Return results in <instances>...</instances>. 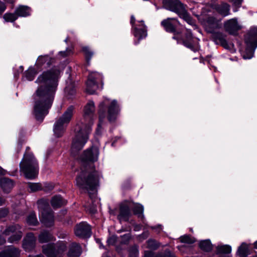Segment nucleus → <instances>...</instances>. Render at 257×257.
Instances as JSON below:
<instances>
[{
    "mask_svg": "<svg viewBox=\"0 0 257 257\" xmlns=\"http://www.w3.org/2000/svg\"><path fill=\"white\" fill-rule=\"evenodd\" d=\"M95 109L94 103L92 101H89L84 107L83 121L76 125L72 140L71 153L74 155L83 148L88 140L95 118Z\"/></svg>",
    "mask_w": 257,
    "mask_h": 257,
    "instance_id": "1",
    "label": "nucleus"
},
{
    "mask_svg": "<svg viewBox=\"0 0 257 257\" xmlns=\"http://www.w3.org/2000/svg\"><path fill=\"white\" fill-rule=\"evenodd\" d=\"M99 173L87 166L81 168V172L76 179V184L81 189L88 192L92 205H86V208L91 214L96 212V206L99 200L96 197V187L98 185Z\"/></svg>",
    "mask_w": 257,
    "mask_h": 257,
    "instance_id": "2",
    "label": "nucleus"
},
{
    "mask_svg": "<svg viewBox=\"0 0 257 257\" xmlns=\"http://www.w3.org/2000/svg\"><path fill=\"white\" fill-rule=\"evenodd\" d=\"M59 73L58 69L53 68L38 76L36 81L40 85L36 91L37 96H53L55 94Z\"/></svg>",
    "mask_w": 257,
    "mask_h": 257,
    "instance_id": "3",
    "label": "nucleus"
},
{
    "mask_svg": "<svg viewBox=\"0 0 257 257\" xmlns=\"http://www.w3.org/2000/svg\"><path fill=\"white\" fill-rule=\"evenodd\" d=\"M106 110H107V118L108 121L113 122L117 119L119 115L120 108L115 100L110 101L108 99L106 98L99 104L98 111L99 122L96 130L97 134H99V128L101 125L102 122L105 117Z\"/></svg>",
    "mask_w": 257,
    "mask_h": 257,
    "instance_id": "4",
    "label": "nucleus"
},
{
    "mask_svg": "<svg viewBox=\"0 0 257 257\" xmlns=\"http://www.w3.org/2000/svg\"><path fill=\"white\" fill-rule=\"evenodd\" d=\"M162 3L165 9L176 13L180 18L183 19L188 24L197 28L195 20L187 12L186 5L179 0H162Z\"/></svg>",
    "mask_w": 257,
    "mask_h": 257,
    "instance_id": "5",
    "label": "nucleus"
},
{
    "mask_svg": "<svg viewBox=\"0 0 257 257\" xmlns=\"http://www.w3.org/2000/svg\"><path fill=\"white\" fill-rule=\"evenodd\" d=\"M20 170L28 179L35 178L38 174L39 167L37 161L32 154H25L20 163Z\"/></svg>",
    "mask_w": 257,
    "mask_h": 257,
    "instance_id": "6",
    "label": "nucleus"
},
{
    "mask_svg": "<svg viewBox=\"0 0 257 257\" xmlns=\"http://www.w3.org/2000/svg\"><path fill=\"white\" fill-rule=\"evenodd\" d=\"M74 107L69 106L61 116L57 119L53 127V132L56 137H61L65 132L66 128L70 122L73 115Z\"/></svg>",
    "mask_w": 257,
    "mask_h": 257,
    "instance_id": "7",
    "label": "nucleus"
},
{
    "mask_svg": "<svg viewBox=\"0 0 257 257\" xmlns=\"http://www.w3.org/2000/svg\"><path fill=\"white\" fill-rule=\"evenodd\" d=\"M53 101V97H35L34 114L37 120L42 121L48 113Z\"/></svg>",
    "mask_w": 257,
    "mask_h": 257,
    "instance_id": "8",
    "label": "nucleus"
},
{
    "mask_svg": "<svg viewBox=\"0 0 257 257\" xmlns=\"http://www.w3.org/2000/svg\"><path fill=\"white\" fill-rule=\"evenodd\" d=\"M244 40L247 47L243 58L244 59H250L253 57L254 49L257 47V27L250 29L245 35Z\"/></svg>",
    "mask_w": 257,
    "mask_h": 257,
    "instance_id": "9",
    "label": "nucleus"
},
{
    "mask_svg": "<svg viewBox=\"0 0 257 257\" xmlns=\"http://www.w3.org/2000/svg\"><path fill=\"white\" fill-rule=\"evenodd\" d=\"M101 84L102 87V77L101 74L96 72H91L88 77L87 81L86 82V87L85 91L88 95H96L95 92L98 88V83Z\"/></svg>",
    "mask_w": 257,
    "mask_h": 257,
    "instance_id": "10",
    "label": "nucleus"
},
{
    "mask_svg": "<svg viewBox=\"0 0 257 257\" xmlns=\"http://www.w3.org/2000/svg\"><path fill=\"white\" fill-rule=\"evenodd\" d=\"M38 205L42 223L47 227L52 226L54 223V216L52 211L43 200L38 201Z\"/></svg>",
    "mask_w": 257,
    "mask_h": 257,
    "instance_id": "11",
    "label": "nucleus"
},
{
    "mask_svg": "<svg viewBox=\"0 0 257 257\" xmlns=\"http://www.w3.org/2000/svg\"><path fill=\"white\" fill-rule=\"evenodd\" d=\"M172 38L177 41V43L181 44L185 47L189 48L194 52L198 50V49L193 44V38L191 31L186 29L184 34L179 32L177 34L173 36Z\"/></svg>",
    "mask_w": 257,
    "mask_h": 257,
    "instance_id": "12",
    "label": "nucleus"
},
{
    "mask_svg": "<svg viewBox=\"0 0 257 257\" xmlns=\"http://www.w3.org/2000/svg\"><path fill=\"white\" fill-rule=\"evenodd\" d=\"M66 248L64 242L51 243L42 246V251L47 257H60Z\"/></svg>",
    "mask_w": 257,
    "mask_h": 257,
    "instance_id": "13",
    "label": "nucleus"
},
{
    "mask_svg": "<svg viewBox=\"0 0 257 257\" xmlns=\"http://www.w3.org/2000/svg\"><path fill=\"white\" fill-rule=\"evenodd\" d=\"M3 234L6 236L10 235L8 240L12 243L18 242L22 237V232L18 225L8 227L4 231Z\"/></svg>",
    "mask_w": 257,
    "mask_h": 257,
    "instance_id": "14",
    "label": "nucleus"
},
{
    "mask_svg": "<svg viewBox=\"0 0 257 257\" xmlns=\"http://www.w3.org/2000/svg\"><path fill=\"white\" fill-rule=\"evenodd\" d=\"M176 23H179L177 19L168 18L163 20L161 24L166 32L173 33L174 36L179 32L177 30Z\"/></svg>",
    "mask_w": 257,
    "mask_h": 257,
    "instance_id": "15",
    "label": "nucleus"
},
{
    "mask_svg": "<svg viewBox=\"0 0 257 257\" xmlns=\"http://www.w3.org/2000/svg\"><path fill=\"white\" fill-rule=\"evenodd\" d=\"M131 207V204L127 202H123L120 204L119 214L117 215V219L119 221H127L128 220L132 215L130 210Z\"/></svg>",
    "mask_w": 257,
    "mask_h": 257,
    "instance_id": "16",
    "label": "nucleus"
},
{
    "mask_svg": "<svg viewBox=\"0 0 257 257\" xmlns=\"http://www.w3.org/2000/svg\"><path fill=\"white\" fill-rule=\"evenodd\" d=\"M75 234L80 237H89L91 235L90 226L86 222H81L75 226Z\"/></svg>",
    "mask_w": 257,
    "mask_h": 257,
    "instance_id": "17",
    "label": "nucleus"
},
{
    "mask_svg": "<svg viewBox=\"0 0 257 257\" xmlns=\"http://www.w3.org/2000/svg\"><path fill=\"white\" fill-rule=\"evenodd\" d=\"M209 33L211 34V39L216 44H219L225 49L229 48L226 39V35L221 32L212 30H209Z\"/></svg>",
    "mask_w": 257,
    "mask_h": 257,
    "instance_id": "18",
    "label": "nucleus"
},
{
    "mask_svg": "<svg viewBox=\"0 0 257 257\" xmlns=\"http://www.w3.org/2000/svg\"><path fill=\"white\" fill-rule=\"evenodd\" d=\"M98 155V149L97 147H92L84 152L82 160L84 163L86 161L95 162L97 160Z\"/></svg>",
    "mask_w": 257,
    "mask_h": 257,
    "instance_id": "19",
    "label": "nucleus"
},
{
    "mask_svg": "<svg viewBox=\"0 0 257 257\" xmlns=\"http://www.w3.org/2000/svg\"><path fill=\"white\" fill-rule=\"evenodd\" d=\"M224 28L226 32L233 35H236L237 31L241 29L240 26H239L235 19L227 21L224 23Z\"/></svg>",
    "mask_w": 257,
    "mask_h": 257,
    "instance_id": "20",
    "label": "nucleus"
},
{
    "mask_svg": "<svg viewBox=\"0 0 257 257\" xmlns=\"http://www.w3.org/2000/svg\"><path fill=\"white\" fill-rule=\"evenodd\" d=\"M36 241V239L34 233L32 232L27 233L23 239V246L24 248L28 251L31 250L35 247Z\"/></svg>",
    "mask_w": 257,
    "mask_h": 257,
    "instance_id": "21",
    "label": "nucleus"
},
{
    "mask_svg": "<svg viewBox=\"0 0 257 257\" xmlns=\"http://www.w3.org/2000/svg\"><path fill=\"white\" fill-rule=\"evenodd\" d=\"M82 252L80 245L75 242L72 243L69 248L68 256L69 257H79Z\"/></svg>",
    "mask_w": 257,
    "mask_h": 257,
    "instance_id": "22",
    "label": "nucleus"
},
{
    "mask_svg": "<svg viewBox=\"0 0 257 257\" xmlns=\"http://www.w3.org/2000/svg\"><path fill=\"white\" fill-rule=\"evenodd\" d=\"M20 254V251L18 248L11 246L0 253V257H19Z\"/></svg>",
    "mask_w": 257,
    "mask_h": 257,
    "instance_id": "23",
    "label": "nucleus"
},
{
    "mask_svg": "<svg viewBox=\"0 0 257 257\" xmlns=\"http://www.w3.org/2000/svg\"><path fill=\"white\" fill-rule=\"evenodd\" d=\"M134 36L138 39V41L136 42V44L139 43V41L141 39H143L147 36V29L144 24L141 25V27L140 28L137 27L134 28Z\"/></svg>",
    "mask_w": 257,
    "mask_h": 257,
    "instance_id": "24",
    "label": "nucleus"
},
{
    "mask_svg": "<svg viewBox=\"0 0 257 257\" xmlns=\"http://www.w3.org/2000/svg\"><path fill=\"white\" fill-rule=\"evenodd\" d=\"M0 185L5 192L8 193L13 187L14 184L10 179L3 178L0 180Z\"/></svg>",
    "mask_w": 257,
    "mask_h": 257,
    "instance_id": "25",
    "label": "nucleus"
},
{
    "mask_svg": "<svg viewBox=\"0 0 257 257\" xmlns=\"http://www.w3.org/2000/svg\"><path fill=\"white\" fill-rule=\"evenodd\" d=\"M206 31L209 33V30L215 31V29L219 28V24L215 18L213 17L208 18L206 21Z\"/></svg>",
    "mask_w": 257,
    "mask_h": 257,
    "instance_id": "26",
    "label": "nucleus"
},
{
    "mask_svg": "<svg viewBox=\"0 0 257 257\" xmlns=\"http://www.w3.org/2000/svg\"><path fill=\"white\" fill-rule=\"evenodd\" d=\"M53 236L48 231H43L38 236L39 242L41 243H46L53 240Z\"/></svg>",
    "mask_w": 257,
    "mask_h": 257,
    "instance_id": "27",
    "label": "nucleus"
},
{
    "mask_svg": "<svg viewBox=\"0 0 257 257\" xmlns=\"http://www.w3.org/2000/svg\"><path fill=\"white\" fill-rule=\"evenodd\" d=\"M51 203L54 208H59L65 205L67 201L63 199L61 196L56 195L52 198Z\"/></svg>",
    "mask_w": 257,
    "mask_h": 257,
    "instance_id": "28",
    "label": "nucleus"
},
{
    "mask_svg": "<svg viewBox=\"0 0 257 257\" xmlns=\"http://www.w3.org/2000/svg\"><path fill=\"white\" fill-rule=\"evenodd\" d=\"M15 11L18 17H27L30 15L31 9L28 6H20Z\"/></svg>",
    "mask_w": 257,
    "mask_h": 257,
    "instance_id": "29",
    "label": "nucleus"
},
{
    "mask_svg": "<svg viewBox=\"0 0 257 257\" xmlns=\"http://www.w3.org/2000/svg\"><path fill=\"white\" fill-rule=\"evenodd\" d=\"M248 251L247 245L245 243L243 242L238 247L236 253L240 257H246L247 255Z\"/></svg>",
    "mask_w": 257,
    "mask_h": 257,
    "instance_id": "30",
    "label": "nucleus"
},
{
    "mask_svg": "<svg viewBox=\"0 0 257 257\" xmlns=\"http://www.w3.org/2000/svg\"><path fill=\"white\" fill-rule=\"evenodd\" d=\"M65 93L67 95H74L76 94L74 83L70 82L67 83L65 89Z\"/></svg>",
    "mask_w": 257,
    "mask_h": 257,
    "instance_id": "31",
    "label": "nucleus"
},
{
    "mask_svg": "<svg viewBox=\"0 0 257 257\" xmlns=\"http://www.w3.org/2000/svg\"><path fill=\"white\" fill-rule=\"evenodd\" d=\"M217 11L221 15L227 16L229 13V6L227 4L223 3L218 7Z\"/></svg>",
    "mask_w": 257,
    "mask_h": 257,
    "instance_id": "32",
    "label": "nucleus"
},
{
    "mask_svg": "<svg viewBox=\"0 0 257 257\" xmlns=\"http://www.w3.org/2000/svg\"><path fill=\"white\" fill-rule=\"evenodd\" d=\"M27 222L30 225L36 226L38 224L36 215L34 212H31L27 217Z\"/></svg>",
    "mask_w": 257,
    "mask_h": 257,
    "instance_id": "33",
    "label": "nucleus"
},
{
    "mask_svg": "<svg viewBox=\"0 0 257 257\" xmlns=\"http://www.w3.org/2000/svg\"><path fill=\"white\" fill-rule=\"evenodd\" d=\"M24 74L28 80L32 81L34 79V77L37 74V71L34 68H30L28 70L25 71Z\"/></svg>",
    "mask_w": 257,
    "mask_h": 257,
    "instance_id": "34",
    "label": "nucleus"
},
{
    "mask_svg": "<svg viewBox=\"0 0 257 257\" xmlns=\"http://www.w3.org/2000/svg\"><path fill=\"white\" fill-rule=\"evenodd\" d=\"M200 247L203 250L209 251L212 249V244L209 240H205L200 241Z\"/></svg>",
    "mask_w": 257,
    "mask_h": 257,
    "instance_id": "35",
    "label": "nucleus"
},
{
    "mask_svg": "<svg viewBox=\"0 0 257 257\" xmlns=\"http://www.w3.org/2000/svg\"><path fill=\"white\" fill-rule=\"evenodd\" d=\"M134 213L136 215H137L139 217L143 218V211H144V207L143 206L140 204H135L134 208H133Z\"/></svg>",
    "mask_w": 257,
    "mask_h": 257,
    "instance_id": "36",
    "label": "nucleus"
},
{
    "mask_svg": "<svg viewBox=\"0 0 257 257\" xmlns=\"http://www.w3.org/2000/svg\"><path fill=\"white\" fill-rule=\"evenodd\" d=\"M216 249L218 253H229L231 251V247L229 245H218Z\"/></svg>",
    "mask_w": 257,
    "mask_h": 257,
    "instance_id": "37",
    "label": "nucleus"
},
{
    "mask_svg": "<svg viewBox=\"0 0 257 257\" xmlns=\"http://www.w3.org/2000/svg\"><path fill=\"white\" fill-rule=\"evenodd\" d=\"M3 18L7 22H14L18 19V16L15 11V13L5 14L3 16Z\"/></svg>",
    "mask_w": 257,
    "mask_h": 257,
    "instance_id": "38",
    "label": "nucleus"
},
{
    "mask_svg": "<svg viewBox=\"0 0 257 257\" xmlns=\"http://www.w3.org/2000/svg\"><path fill=\"white\" fill-rule=\"evenodd\" d=\"M82 51L85 54L86 62L87 64H89V61L93 55V52L91 51L88 47H83Z\"/></svg>",
    "mask_w": 257,
    "mask_h": 257,
    "instance_id": "39",
    "label": "nucleus"
},
{
    "mask_svg": "<svg viewBox=\"0 0 257 257\" xmlns=\"http://www.w3.org/2000/svg\"><path fill=\"white\" fill-rule=\"evenodd\" d=\"M28 187L32 192L42 190V185L40 183H29Z\"/></svg>",
    "mask_w": 257,
    "mask_h": 257,
    "instance_id": "40",
    "label": "nucleus"
},
{
    "mask_svg": "<svg viewBox=\"0 0 257 257\" xmlns=\"http://www.w3.org/2000/svg\"><path fill=\"white\" fill-rule=\"evenodd\" d=\"M180 240L182 242L187 243H193L195 241V239L189 235H185L180 237Z\"/></svg>",
    "mask_w": 257,
    "mask_h": 257,
    "instance_id": "41",
    "label": "nucleus"
},
{
    "mask_svg": "<svg viewBox=\"0 0 257 257\" xmlns=\"http://www.w3.org/2000/svg\"><path fill=\"white\" fill-rule=\"evenodd\" d=\"M159 247V244L154 239H149L147 241V247L152 249H156Z\"/></svg>",
    "mask_w": 257,
    "mask_h": 257,
    "instance_id": "42",
    "label": "nucleus"
},
{
    "mask_svg": "<svg viewBox=\"0 0 257 257\" xmlns=\"http://www.w3.org/2000/svg\"><path fill=\"white\" fill-rule=\"evenodd\" d=\"M49 56L46 55L44 56H40L37 59L38 64L43 65L49 60Z\"/></svg>",
    "mask_w": 257,
    "mask_h": 257,
    "instance_id": "43",
    "label": "nucleus"
},
{
    "mask_svg": "<svg viewBox=\"0 0 257 257\" xmlns=\"http://www.w3.org/2000/svg\"><path fill=\"white\" fill-rule=\"evenodd\" d=\"M54 187V185L51 183H45L42 185V190L45 191H49L52 190Z\"/></svg>",
    "mask_w": 257,
    "mask_h": 257,
    "instance_id": "44",
    "label": "nucleus"
},
{
    "mask_svg": "<svg viewBox=\"0 0 257 257\" xmlns=\"http://www.w3.org/2000/svg\"><path fill=\"white\" fill-rule=\"evenodd\" d=\"M116 236L112 235L107 239V243L109 245H113L116 241Z\"/></svg>",
    "mask_w": 257,
    "mask_h": 257,
    "instance_id": "45",
    "label": "nucleus"
},
{
    "mask_svg": "<svg viewBox=\"0 0 257 257\" xmlns=\"http://www.w3.org/2000/svg\"><path fill=\"white\" fill-rule=\"evenodd\" d=\"M6 8L7 6L6 4L0 1V16L5 12Z\"/></svg>",
    "mask_w": 257,
    "mask_h": 257,
    "instance_id": "46",
    "label": "nucleus"
},
{
    "mask_svg": "<svg viewBox=\"0 0 257 257\" xmlns=\"http://www.w3.org/2000/svg\"><path fill=\"white\" fill-rule=\"evenodd\" d=\"M145 257H155L154 253L151 251H145L144 252Z\"/></svg>",
    "mask_w": 257,
    "mask_h": 257,
    "instance_id": "47",
    "label": "nucleus"
},
{
    "mask_svg": "<svg viewBox=\"0 0 257 257\" xmlns=\"http://www.w3.org/2000/svg\"><path fill=\"white\" fill-rule=\"evenodd\" d=\"M230 1L232 2L235 6L239 7L241 5L242 0H230Z\"/></svg>",
    "mask_w": 257,
    "mask_h": 257,
    "instance_id": "48",
    "label": "nucleus"
},
{
    "mask_svg": "<svg viewBox=\"0 0 257 257\" xmlns=\"http://www.w3.org/2000/svg\"><path fill=\"white\" fill-rule=\"evenodd\" d=\"M8 214V210L6 209H3L0 210V218L6 216Z\"/></svg>",
    "mask_w": 257,
    "mask_h": 257,
    "instance_id": "49",
    "label": "nucleus"
},
{
    "mask_svg": "<svg viewBox=\"0 0 257 257\" xmlns=\"http://www.w3.org/2000/svg\"><path fill=\"white\" fill-rule=\"evenodd\" d=\"M54 62V59L49 56V59L46 62L47 67H50V65Z\"/></svg>",
    "mask_w": 257,
    "mask_h": 257,
    "instance_id": "50",
    "label": "nucleus"
},
{
    "mask_svg": "<svg viewBox=\"0 0 257 257\" xmlns=\"http://www.w3.org/2000/svg\"><path fill=\"white\" fill-rule=\"evenodd\" d=\"M151 228L153 229H156L157 231H158V232H160V230H162L161 225H159L156 227V226H152Z\"/></svg>",
    "mask_w": 257,
    "mask_h": 257,
    "instance_id": "51",
    "label": "nucleus"
},
{
    "mask_svg": "<svg viewBox=\"0 0 257 257\" xmlns=\"http://www.w3.org/2000/svg\"><path fill=\"white\" fill-rule=\"evenodd\" d=\"M122 238L126 240V241L123 242L124 243H126L128 241V240H129L130 236H129L128 235H124L122 236Z\"/></svg>",
    "mask_w": 257,
    "mask_h": 257,
    "instance_id": "52",
    "label": "nucleus"
},
{
    "mask_svg": "<svg viewBox=\"0 0 257 257\" xmlns=\"http://www.w3.org/2000/svg\"><path fill=\"white\" fill-rule=\"evenodd\" d=\"M135 23V18L133 16H132L131 19V23L133 26Z\"/></svg>",
    "mask_w": 257,
    "mask_h": 257,
    "instance_id": "53",
    "label": "nucleus"
},
{
    "mask_svg": "<svg viewBox=\"0 0 257 257\" xmlns=\"http://www.w3.org/2000/svg\"><path fill=\"white\" fill-rule=\"evenodd\" d=\"M134 253V257H136L137 255L138 254V250H137L136 248L135 249Z\"/></svg>",
    "mask_w": 257,
    "mask_h": 257,
    "instance_id": "54",
    "label": "nucleus"
},
{
    "mask_svg": "<svg viewBox=\"0 0 257 257\" xmlns=\"http://www.w3.org/2000/svg\"><path fill=\"white\" fill-rule=\"evenodd\" d=\"M4 170H3V169L0 167V174H4Z\"/></svg>",
    "mask_w": 257,
    "mask_h": 257,
    "instance_id": "55",
    "label": "nucleus"
},
{
    "mask_svg": "<svg viewBox=\"0 0 257 257\" xmlns=\"http://www.w3.org/2000/svg\"><path fill=\"white\" fill-rule=\"evenodd\" d=\"M140 229V226H138V225H136L135 227V230H139Z\"/></svg>",
    "mask_w": 257,
    "mask_h": 257,
    "instance_id": "56",
    "label": "nucleus"
},
{
    "mask_svg": "<svg viewBox=\"0 0 257 257\" xmlns=\"http://www.w3.org/2000/svg\"><path fill=\"white\" fill-rule=\"evenodd\" d=\"M60 53L61 54H62L63 56H66V52L64 51V52H60Z\"/></svg>",
    "mask_w": 257,
    "mask_h": 257,
    "instance_id": "57",
    "label": "nucleus"
},
{
    "mask_svg": "<svg viewBox=\"0 0 257 257\" xmlns=\"http://www.w3.org/2000/svg\"><path fill=\"white\" fill-rule=\"evenodd\" d=\"M110 213H111V214H113V215H115V214H116L115 212H114V211H113V210H111V211H110Z\"/></svg>",
    "mask_w": 257,
    "mask_h": 257,
    "instance_id": "58",
    "label": "nucleus"
},
{
    "mask_svg": "<svg viewBox=\"0 0 257 257\" xmlns=\"http://www.w3.org/2000/svg\"><path fill=\"white\" fill-rule=\"evenodd\" d=\"M254 247L257 249V241L254 242Z\"/></svg>",
    "mask_w": 257,
    "mask_h": 257,
    "instance_id": "59",
    "label": "nucleus"
},
{
    "mask_svg": "<svg viewBox=\"0 0 257 257\" xmlns=\"http://www.w3.org/2000/svg\"><path fill=\"white\" fill-rule=\"evenodd\" d=\"M29 257H44L42 255H38L35 256H29Z\"/></svg>",
    "mask_w": 257,
    "mask_h": 257,
    "instance_id": "60",
    "label": "nucleus"
},
{
    "mask_svg": "<svg viewBox=\"0 0 257 257\" xmlns=\"http://www.w3.org/2000/svg\"><path fill=\"white\" fill-rule=\"evenodd\" d=\"M3 200L0 197V205L2 204Z\"/></svg>",
    "mask_w": 257,
    "mask_h": 257,
    "instance_id": "61",
    "label": "nucleus"
},
{
    "mask_svg": "<svg viewBox=\"0 0 257 257\" xmlns=\"http://www.w3.org/2000/svg\"><path fill=\"white\" fill-rule=\"evenodd\" d=\"M103 247L102 245L101 244H100V247L101 248V247Z\"/></svg>",
    "mask_w": 257,
    "mask_h": 257,
    "instance_id": "62",
    "label": "nucleus"
},
{
    "mask_svg": "<svg viewBox=\"0 0 257 257\" xmlns=\"http://www.w3.org/2000/svg\"><path fill=\"white\" fill-rule=\"evenodd\" d=\"M9 2H12L13 0H8Z\"/></svg>",
    "mask_w": 257,
    "mask_h": 257,
    "instance_id": "63",
    "label": "nucleus"
}]
</instances>
